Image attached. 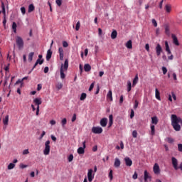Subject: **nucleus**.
<instances>
[{"label": "nucleus", "instance_id": "1", "mask_svg": "<svg viewBox=\"0 0 182 182\" xmlns=\"http://www.w3.org/2000/svg\"><path fill=\"white\" fill-rule=\"evenodd\" d=\"M171 126L176 132H180L181 130L182 119L180 117H177L176 114H171Z\"/></svg>", "mask_w": 182, "mask_h": 182}, {"label": "nucleus", "instance_id": "2", "mask_svg": "<svg viewBox=\"0 0 182 182\" xmlns=\"http://www.w3.org/2000/svg\"><path fill=\"white\" fill-rule=\"evenodd\" d=\"M69 68V60L65 59L64 64H61L60 69V75L61 79H65L66 77V75H65V72H68V69Z\"/></svg>", "mask_w": 182, "mask_h": 182}, {"label": "nucleus", "instance_id": "3", "mask_svg": "<svg viewBox=\"0 0 182 182\" xmlns=\"http://www.w3.org/2000/svg\"><path fill=\"white\" fill-rule=\"evenodd\" d=\"M50 153V141L48 140L45 143V149L43 150V154L45 156H49Z\"/></svg>", "mask_w": 182, "mask_h": 182}, {"label": "nucleus", "instance_id": "4", "mask_svg": "<svg viewBox=\"0 0 182 182\" xmlns=\"http://www.w3.org/2000/svg\"><path fill=\"white\" fill-rule=\"evenodd\" d=\"M16 43L18 46L19 50L23 49L24 43H23V39H22L21 37L17 36L16 38Z\"/></svg>", "mask_w": 182, "mask_h": 182}, {"label": "nucleus", "instance_id": "5", "mask_svg": "<svg viewBox=\"0 0 182 182\" xmlns=\"http://www.w3.org/2000/svg\"><path fill=\"white\" fill-rule=\"evenodd\" d=\"M92 132L95 133V134H101V133H103V129L100 127H93Z\"/></svg>", "mask_w": 182, "mask_h": 182}, {"label": "nucleus", "instance_id": "6", "mask_svg": "<svg viewBox=\"0 0 182 182\" xmlns=\"http://www.w3.org/2000/svg\"><path fill=\"white\" fill-rule=\"evenodd\" d=\"M124 161L125 162L127 167H132V166H133V161H132L129 156H126L124 159Z\"/></svg>", "mask_w": 182, "mask_h": 182}, {"label": "nucleus", "instance_id": "7", "mask_svg": "<svg viewBox=\"0 0 182 182\" xmlns=\"http://www.w3.org/2000/svg\"><path fill=\"white\" fill-rule=\"evenodd\" d=\"M87 178L89 182L93 181V178H95V175H93V169H88Z\"/></svg>", "mask_w": 182, "mask_h": 182}, {"label": "nucleus", "instance_id": "8", "mask_svg": "<svg viewBox=\"0 0 182 182\" xmlns=\"http://www.w3.org/2000/svg\"><path fill=\"white\" fill-rule=\"evenodd\" d=\"M171 160L174 170H178V161L177 160V159H176V157H172Z\"/></svg>", "mask_w": 182, "mask_h": 182}, {"label": "nucleus", "instance_id": "9", "mask_svg": "<svg viewBox=\"0 0 182 182\" xmlns=\"http://www.w3.org/2000/svg\"><path fill=\"white\" fill-rule=\"evenodd\" d=\"M83 147H80L77 149L78 154H85V149H86V141L82 142Z\"/></svg>", "mask_w": 182, "mask_h": 182}, {"label": "nucleus", "instance_id": "10", "mask_svg": "<svg viewBox=\"0 0 182 182\" xmlns=\"http://www.w3.org/2000/svg\"><path fill=\"white\" fill-rule=\"evenodd\" d=\"M153 171L154 174H160V166H159V164L156 163L154 165Z\"/></svg>", "mask_w": 182, "mask_h": 182}, {"label": "nucleus", "instance_id": "11", "mask_svg": "<svg viewBox=\"0 0 182 182\" xmlns=\"http://www.w3.org/2000/svg\"><path fill=\"white\" fill-rule=\"evenodd\" d=\"M156 55L160 56L161 55V52H163V48L160 44H157L156 47Z\"/></svg>", "mask_w": 182, "mask_h": 182}, {"label": "nucleus", "instance_id": "12", "mask_svg": "<svg viewBox=\"0 0 182 182\" xmlns=\"http://www.w3.org/2000/svg\"><path fill=\"white\" fill-rule=\"evenodd\" d=\"M58 53L60 56V60H63V57L65 56V51L63 50V48L60 47L58 48Z\"/></svg>", "mask_w": 182, "mask_h": 182}, {"label": "nucleus", "instance_id": "13", "mask_svg": "<svg viewBox=\"0 0 182 182\" xmlns=\"http://www.w3.org/2000/svg\"><path fill=\"white\" fill-rule=\"evenodd\" d=\"M171 38L173 39V43L176 45V46H180V43L178 42V38L175 34L171 35Z\"/></svg>", "mask_w": 182, "mask_h": 182}, {"label": "nucleus", "instance_id": "14", "mask_svg": "<svg viewBox=\"0 0 182 182\" xmlns=\"http://www.w3.org/2000/svg\"><path fill=\"white\" fill-rule=\"evenodd\" d=\"M120 164H122L120 159L119 158H115L114 162V167H115L116 168H119V167H120Z\"/></svg>", "mask_w": 182, "mask_h": 182}, {"label": "nucleus", "instance_id": "15", "mask_svg": "<svg viewBox=\"0 0 182 182\" xmlns=\"http://www.w3.org/2000/svg\"><path fill=\"white\" fill-rule=\"evenodd\" d=\"M107 100H109V102H113V94L112 92V90H109L108 93L107 94Z\"/></svg>", "mask_w": 182, "mask_h": 182}, {"label": "nucleus", "instance_id": "16", "mask_svg": "<svg viewBox=\"0 0 182 182\" xmlns=\"http://www.w3.org/2000/svg\"><path fill=\"white\" fill-rule=\"evenodd\" d=\"M43 63V59H41V58L37 59L31 70H33V69H35V68H36L38 65H42Z\"/></svg>", "mask_w": 182, "mask_h": 182}, {"label": "nucleus", "instance_id": "17", "mask_svg": "<svg viewBox=\"0 0 182 182\" xmlns=\"http://www.w3.org/2000/svg\"><path fill=\"white\" fill-rule=\"evenodd\" d=\"M144 181H147L149 180V181H151V176L149 175V172L147 171H144Z\"/></svg>", "mask_w": 182, "mask_h": 182}, {"label": "nucleus", "instance_id": "18", "mask_svg": "<svg viewBox=\"0 0 182 182\" xmlns=\"http://www.w3.org/2000/svg\"><path fill=\"white\" fill-rule=\"evenodd\" d=\"M33 103L36 105V106H39L40 105H42V98H36L33 100Z\"/></svg>", "mask_w": 182, "mask_h": 182}, {"label": "nucleus", "instance_id": "19", "mask_svg": "<svg viewBox=\"0 0 182 182\" xmlns=\"http://www.w3.org/2000/svg\"><path fill=\"white\" fill-rule=\"evenodd\" d=\"M100 125L102 126V127H106V126H107V119L106 118H102L100 120Z\"/></svg>", "mask_w": 182, "mask_h": 182}, {"label": "nucleus", "instance_id": "20", "mask_svg": "<svg viewBox=\"0 0 182 182\" xmlns=\"http://www.w3.org/2000/svg\"><path fill=\"white\" fill-rule=\"evenodd\" d=\"M52 50L49 49L47 51V54H46V60H50V58H52Z\"/></svg>", "mask_w": 182, "mask_h": 182}, {"label": "nucleus", "instance_id": "21", "mask_svg": "<svg viewBox=\"0 0 182 182\" xmlns=\"http://www.w3.org/2000/svg\"><path fill=\"white\" fill-rule=\"evenodd\" d=\"M84 70L85 72H90V70H92V66L89 64H85Z\"/></svg>", "mask_w": 182, "mask_h": 182}, {"label": "nucleus", "instance_id": "22", "mask_svg": "<svg viewBox=\"0 0 182 182\" xmlns=\"http://www.w3.org/2000/svg\"><path fill=\"white\" fill-rule=\"evenodd\" d=\"M155 96H156V99H157L158 100H161V98L160 97V92L157 88H156L155 90Z\"/></svg>", "mask_w": 182, "mask_h": 182}, {"label": "nucleus", "instance_id": "23", "mask_svg": "<svg viewBox=\"0 0 182 182\" xmlns=\"http://www.w3.org/2000/svg\"><path fill=\"white\" fill-rule=\"evenodd\" d=\"M9 122V115H6L5 118L3 119V123L4 126H8Z\"/></svg>", "mask_w": 182, "mask_h": 182}, {"label": "nucleus", "instance_id": "24", "mask_svg": "<svg viewBox=\"0 0 182 182\" xmlns=\"http://www.w3.org/2000/svg\"><path fill=\"white\" fill-rule=\"evenodd\" d=\"M157 123H159V119L157 118V117H151V124H157Z\"/></svg>", "mask_w": 182, "mask_h": 182}, {"label": "nucleus", "instance_id": "25", "mask_svg": "<svg viewBox=\"0 0 182 182\" xmlns=\"http://www.w3.org/2000/svg\"><path fill=\"white\" fill-rule=\"evenodd\" d=\"M139 82V75L136 74L135 75V77L133 80V84L132 86H136L137 85V82Z\"/></svg>", "mask_w": 182, "mask_h": 182}, {"label": "nucleus", "instance_id": "26", "mask_svg": "<svg viewBox=\"0 0 182 182\" xmlns=\"http://www.w3.org/2000/svg\"><path fill=\"white\" fill-rule=\"evenodd\" d=\"M165 10L168 14H170V12H171V5L166 4L165 6Z\"/></svg>", "mask_w": 182, "mask_h": 182}, {"label": "nucleus", "instance_id": "27", "mask_svg": "<svg viewBox=\"0 0 182 182\" xmlns=\"http://www.w3.org/2000/svg\"><path fill=\"white\" fill-rule=\"evenodd\" d=\"M111 38L112 39H116L117 38V31L116 30H114L111 33Z\"/></svg>", "mask_w": 182, "mask_h": 182}, {"label": "nucleus", "instance_id": "28", "mask_svg": "<svg viewBox=\"0 0 182 182\" xmlns=\"http://www.w3.org/2000/svg\"><path fill=\"white\" fill-rule=\"evenodd\" d=\"M34 55H35V53H33V52H31L28 54V62H32V60H33Z\"/></svg>", "mask_w": 182, "mask_h": 182}, {"label": "nucleus", "instance_id": "29", "mask_svg": "<svg viewBox=\"0 0 182 182\" xmlns=\"http://www.w3.org/2000/svg\"><path fill=\"white\" fill-rule=\"evenodd\" d=\"M126 47L128 49H132L133 48V44L131 41V40L128 41L127 43H126Z\"/></svg>", "mask_w": 182, "mask_h": 182}, {"label": "nucleus", "instance_id": "30", "mask_svg": "<svg viewBox=\"0 0 182 182\" xmlns=\"http://www.w3.org/2000/svg\"><path fill=\"white\" fill-rule=\"evenodd\" d=\"M151 136L156 134V127H154V125H151Z\"/></svg>", "mask_w": 182, "mask_h": 182}, {"label": "nucleus", "instance_id": "31", "mask_svg": "<svg viewBox=\"0 0 182 182\" xmlns=\"http://www.w3.org/2000/svg\"><path fill=\"white\" fill-rule=\"evenodd\" d=\"M87 97V95L85 92H82L80 95V100L83 101Z\"/></svg>", "mask_w": 182, "mask_h": 182}, {"label": "nucleus", "instance_id": "32", "mask_svg": "<svg viewBox=\"0 0 182 182\" xmlns=\"http://www.w3.org/2000/svg\"><path fill=\"white\" fill-rule=\"evenodd\" d=\"M33 11H35V6H33V4H30L28 6V12H33Z\"/></svg>", "mask_w": 182, "mask_h": 182}, {"label": "nucleus", "instance_id": "33", "mask_svg": "<svg viewBox=\"0 0 182 182\" xmlns=\"http://www.w3.org/2000/svg\"><path fill=\"white\" fill-rule=\"evenodd\" d=\"M16 28H18V26L16 25V22H13L12 29H13L14 33H16Z\"/></svg>", "mask_w": 182, "mask_h": 182}, {"label": "nucleus", "instance_id": "34", "mask_svg": "<svg viewBox=\"0 0 182 182\" xmlns=\"http://www.w3.org/2000/svg\"><path fill=\"white\" fill-rule=\"evenodd\" d=\"M62 87H63V84H62V82H58L56 85V88L58 89V90H60V89H62Z\"/></svg>", "mask_w": 182, "mask_h": 182}, {"label": "nucleus", "instance_id": "35", "mask_svg": "<svg viewBox=\"0 0 182 182\" xmlns=\"http://www.w3.org/2000/svg\"><path fill=\"white\" fill-rule=\"evenodd\" d=\"M165 33L166 35H170V27H168V26H165Z\"/></svg>", "mask_w": 182, "mask_h": 182}, {"label": "nucleus", "instance_id": "36", "mask_svg": "<svg viewBox=\"0 0 182 182\" xmlns=\"http://www.w3.org/2000/svg\"><path fill=\"white\" fill-rule=\"evenodd\" d=\"M1 9H2V14H4L5 16L6 11H5V4H4V2H1Z\"/></svg>", "mask_w": 182, "mask_h": 182}, {"label": "nucleus", "instance_id": "37", "mask_svg": "<svg viewBox=\"0 0 182 182\" xmlns=\"http://www.w3.org/2000/svg\"><path fill=\"white\" fill-rule=\"evenodd\" d=\"M68 123V119L66 118H63L61 121V124L63 127H65V125Z\"/></svg>", "mask_w": 182, "mask_h": 182}, {"label": "nucleus", "instance_id": "38", "mask_svg": "<svg viewBox=\"0 0 182 182\" xmlns=\"http://www.w3.org/2000/svg\"><path fill=\"white\" fill-rule=\"evenodd\" d=\"M12 168H15V165L14 164L10 163L8 165V170H12Z\"/></svg>", "mask_w": 182, "mask_h": 182}, {"label": "nucleus", "instance_id": "39", "mask_svg": "<svg viewBox=\"0 0 182 182\" xmlns=\"http://www.w3.org/2000/svg\"><path fill=\"white\" fill-rule=\"evenodd\" d=\"M19 83H21V86L22 87V85H23V80H22V79H18V80L16 82L15 85H19Z\"/></svg>", "mask_w": 182, "mask_h": 182}, {"label": "nucleus", "instance_id": "40", "mask_svg": "<svg viewBox=\"0 0 182 182\" xmlns=\"http://www.w3.org/2000/svg\"><path fill=\"white\" fill-rule=\"evenodd\" d=\"M80 29V21H77L75 26V31H79Z\"/></svg>", "mask_w": 182, "mask_h": 182}, {"label": "nucleus", "instance_id": "41", "mask_svg": "<svg viewBox=\"0 0 182 182\" xmlns=\"http://www.w3.org/2000/svg\"><path fill=\"white\" fill-rule=\"evenodd\" d=\"M165 48H166V51L170 50V46H168V42L165 41Z\"/></svg>", "mask_w": 182, "mask_h": 182}, {"label": "nucleus", "instance_id": "42", "mask_svg": "<svg viewBox=\"0 0 182 182\" xmlns=\"http://www.w3.org/2000/svg\"><path fill=\"white\" fill-rule=\"evenodd\" d=\"M127 85H128L127 91L130 92V90H132V82L130 81H128Z\"/></svg>", "mask_w": 182, "mask_h": 182}, {"label": "nucleus", "instance_id": "43", "mask_svg": "<svg viewBox=\"0 0 182 182\" xmlns=\"http://www.w3.org/2000/svg\"><path fill=\"white\" fill-rule=\"evenodd\" d=\"M68 160L69 163L73 161V154H70L68 158Z\"/></svg>", "mask_w": 182, "mask_h": 182}, {"label": "nucleus", "instance_id": "44", "mask_svg": "<svg viewBox=\"0 0 182 182\" xmlns=\"http://www.w3.org/2000/svg\"><path fill=\"white\" fill-rule=\"evenodd\" d=\"M132 136L134 137V139H136L137 137V131L134 130L132 132Z\"/></svg>", "mask_w": 182, "mask_h": 182}, {"label": "nucleus", "instance_id": "45", "mask_svg": "<svg viewBox=\"0 0 182 182\" xmlns=\"http://www.w3.org/2000/svg\"><path fill=\"white\" fill-rule=\"evenodd\" d=\"M167 141H168V143H171V144L174 143V139L171 137H168L167 138Z\"/></svg>", "mask_w": 182, "mask_h": 182}, {"label": "nucleus", "instance_id": "46", "mask_svg": "<svg viewBox=\"0 0 182 182\" xmlns=\"http://www.w3.org/2000/svg\"><path fill=\"white\" fill-rule=\"evenodd\" d=\"M137 107H139V101H137L136 100L134 102V109H137Z\"/></svg>", "mask_w": 182, "mask_h": 182}, {"label": "nucleus", "instance_id": "47", "mask_svg": "<svg viewBox=\"0 0 182 182\" xmlns=\"http://www.w3.org/2000/svg\"><path fill=\"white\" fill-rule=\"evenodd\" d=\"M151 22H152V24L154 25V26L155 28H157V21H156V19L153 18Z\"/></svg>", "mask_w": 182, "mask_h": 182}, {"label": "nucleus", "instance_id": "48", "mask_svg": "<svg viewBox=\"0 0 182 182\" xmlns=\"http://www.w3.org/2000/svg\"><path fill=\"white\" fill-rule=\"evenodd\" d=\"M109 177L110 178V180H113V171L110 170L109 173Z\"/></svg>", "mask_w": 182, "mask_h": 182}, {"label": "nucleus", "instance_id": "49", "mask_svg": "<svg viewBox=\"0 0 182 182\" xmlns=\"http://www.w3.org/2000/svg\"><path fill=\"white\" fill-rule=\"evenodd\" d=\"M93 87H95V83H94V82H92V83L90 85V87H89V92H92V90H93Z\"/></svg>", "mask_w": 182, "mask_h": 182}, {"label": "nucleus", "instance_id": "50", "mask_svg": "<svg viewBox=\"0 0 182 182\" xmlns=\"http://www.w3.org/2000/svg\"><path fill=\"white\" fill-rule=\"evenodd\" d=\"M55 2L58 6H62V0H55Z\"/></svg>", "mask_w": 182, "mask_h": 182}, {"label": "nucleus", "instance_id": "51", "mask_svg": "<svg viewBox=\"0 0 182 182\" xmlns=\"http://www.w3.org/2000/svg\"><path fill=\"white\" fill-rule=\"evenodd\" d=\"M21 11L23 15H25V14H26V9H25V7H21Z\"/></svg>", "mask_w": 182, "mask_h": 182}, {"label": "nucleus", "instance_id": "52", "mask_svg": "<svg viewBox=\"0 0 182 182\" xmlns=\"http://www.w3.org/2000/svg\"><path fill=\"white\" fill-rule=\"evenodd\" d=\"M145 49L146 50H147V52H150V46L149 45V43L145 45Z\"/></svg>", "mask_w": 182, "mask_h": 182}, {"label": "nucleus", "instance_id": "53", "mask_svg": "<svg viewBox=\"0 0 182 182\" xmlns=\"http://www.w3.org/2000/svg\"><path fill=\"white\" fill-rule=\"evenodd\" d=\"M162 72H163L164 75H166L167 73V68L162 67Z\"/></svg>", "mask_w": 182, "mask_h": 182}, {"label": "nucleus", "instance_id": "54", "mask_svg": "<svg viewBox=\"0 0 182 182\" xmlns=\"http://www.w3.org/2000/svg\"><path fill=\"white\" fill-rule=\"evenodd\" d=\"M137 177H138L137 172H134V175L132 176V178L134 180H137Z\"/></svg>", "mask_w": 182, "mask_h": 182}, {"label": "nucleus", "instance_id": "55", "mask_svg": "<svg viewBox=\"0 0 182 182\" xmlns=\"http://www.w3.org/2000/svg\"><path fill=\"white\" fill-rule=\"evenodd\" d=\"M63 48H68V46H69V44L68 43V42L63 41Z\"/></svg>", "mask_w": 182, "mask_h": 182}, {"label": "nucleus", "instance_id": "56", "mask_svg": "<svg viewBox=\"0 0 182 182\" xmlns=\"http://www.w3.org/2000/svg\"><path fill=\"white\" fill-rule=\"evenodd\" d=\"M19 167H20V168H26V167H28V165H25L23 164H20Z\"/></svg>", "mask_w": 182, "mask_h": 182}, {"label": "nucleus", "instance_id": "57", "mask_svg": "<svg viewBox=\"0 0 182 182\" xmlns=\"http://www.w3.org/2000/svg\"><path fill=\"white\" fill-rule=\"evenodd\" d=\"M163 2H164V0H161L159 3V8H160V9H163Z\"/></svg>", "mask_w": 182, "mask_h": 182}, {"label": "nucleus", "instance_id": "58", "mask_svg": "<svg viewBox=\"0 0 182 182\" xmlns=\"http://www.w3.org/2000/svg\"><path fill=\"white\" fill-rule=\"evenodd\" d=\"M178 151L182 152V144H178Z\"/></svg>", "mask_w": 182, "mask_h": 182}, {"label": "nucleus", "instance_id": "59", "mask_svg": "<svg viewBox=\"0 0 182 182\" xmlns=\"http://www.w3.org/2000/svg\"><path fill=\"white\" fill-rule=\"evenodd\" d=\"M131 119H133L134 117V110L131 109V114H130Z\"/></svg>", "mask_w": 182, "mask_h": 182}, {"label": "nucleus", "instance_id": "60", "mask_svg": "<svg viewBox=\"0 0 182 182\" xmlns=\"http://www.w3.org/2000/svg\"><path fill=\"white\" fill-rule=\"evenodd\" d=\"M171 95L173 100H177V97L176 96V94H174L173 92H171Z\"/></svg>", "mask_w": 182, "mask_h": 182}, {"label": "nucleus", "instance_id": "61", "mask_svg": "<svg viewBox=\"0 0 182 182\" xmlns=\"http://www.w3.org/2000/svg\"><path fill=\"white\" fill-rule=\"evenodd\" d=\"M23 155H25V154H29V149H25V150H23Z\"/></svg>", "mask_w": 182, "mask_h": 182}, {"label": "nucleus", "instance_id": "62", "mask_svg": "<svg viewBox=\"0 0 182 182\" xmlns=\"http://www.w3.org/2000/svg\"><path fill=\"white\" fill-rule=\"evenodd\" d=\"M42 89V84H38L37 85V90L39 92Z\"/></svg>", "mask_w": 182, "mask_h": 182}, {"label": "nucleus", "instance_id": "63", "mask_svg": "<svg viewBox=\"0 0 182 182\" xmlns=\"http://www.w3.org/2000/svg\"><path fill=\"white\" fill-rule=\"evenodd\" d=\"M123 100H124V97H123V95H121L120 98H119V103H120V105H122V103H123Z\"/></svg>", "mask_w": 182, "mask_h": 182}, {"label": "nucleus", "instance_id": "64", "mask_svg": "<svg viewBox=\"0 0 182 182\" xmlns=\"http://www.w3.org/2000/svg\"><path fill=\"white\" fill-rule=\"evenodd\" d=\"M71 121H72L73 122L76 121V114H73Z\"/></svg>", "mask_w": 182, "mask_h": 182}]
</instances>
